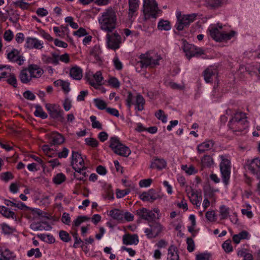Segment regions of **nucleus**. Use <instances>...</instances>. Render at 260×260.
Segmentation results:
<instances>
[{
  "label": "nucleus",
  "mask_w": 260,
  "mask_h": 260,
  "mask_svg": "<svg viewBox=\"0 0 260 260\" xmlns=\"http://www.w3.org/2000/svg\"><path fill=\"white\" fill-rule=\"evenodd\" d=\"M177 22L175 25L176 29L178 30H182L185 26L188 25L190 23L194 21L197 17L194 13L187 15H181L180 12L176 13Z\"/></svg>",
  "instance_id": "nucleus-7"
},
{
  "label": "nucleus",
  "mask_w": 260,
  "mask_h": 260,
  "mask_svg": "<svg viewBox=\"0 0 260 260\" xmlns=\"http://www.w3.org/2000/svg\"><path fill=\"white\" fill-rule=\"evenodd\" d=\"M56 59L57 60V65L59 64V61L65 63H68L70 62V57L69 54L68 53H64L62 55H59L58 53L56 52Z\"/></svg>",
  "instance_id": "nucleus-47"
},
{
  "label": "nucleus",
  "mask_w": 260,
  "mask_h": 260,
  "mask_svg": "<svg viewBox=\"0 0 260 260\" xmlns=\"http://www.w3.org/2000/svg\"><path fill=\"white\" fill-rule=\"evenodd\" d=\"M35 108L36 110L34 112V114L36 116L41 117L43 119L47 118V114L43 111L41 106L37 105L35 106Z\"/></svg>",
  "instance_id": "nucleus-45"
},
{
  "label": "nucleus",
  "mask_w": 260,
  "mask_h": 260,
  "mask_svg": "<svg viewBox=\"0 0 260 260\" xmlns=\"http://www.w3.org/2000/svg\"><path fill=\"white\" fill-rule=\"evenodd\" d=\"M70 74L73 79L80 80L83 76V71L80 67L75 66L71 69Z\"/></svg>",
  "instance_id": "nucleus-29"
},
{
  "label": "nucleus",
  "mask_w": 260,
  "mask_h": 260,
  "mask_svg": "<svg viewBox=\"0 0 260 260\" xmlns=\"http://www.w3.org/2000/svg\"><path fill=\"white\" fill-rule=\"evenodd\" d=\"M143 12L146 19L150 18L156 19L161 10L158 9L155 0H143Z\"/></svg>",
  "instance_id": "nucleus-5"
},
{
  "label": "nucleus",
  "mask_w": 260,
  "mask_h": 260,
  "mask_svg": "<svg viewBox=\"0 0 260 260\" xmlns=\"http://www.w3.org/2000/svg\"><path fill=\"white\" fill-rule=\"evenodd\" d=\"M66 180V176L62 173L57 174L53 178L54 183L60 184L64 182Z\"/></svg>",
  "instance_id": "nucleus-56"
},
{
  "label": "nucleus",
  "mask_w": 260,
  "mask_h": 260,
  "mask_svg": "<svg viewBox=\"0 0 260 260\" xmlns=\"http://www.w3.org/2000/svg\"><path fill=\"white\" fill-rule=\"evenodd\" d=\"M27 255L31 257L34 255L36 257H40L42 255V253L39 248H32L27 252Z\"/></svg>",
  "instance_id": "nucleus-64"
},
{
  "label": "nucleus",
  "mask_w": 260,
  "mask_h": 260,
  "mask_svg": "<svg viewBox=\"0 0 260 260\" xmlns=\"http://www.w3.org/2000/svg\"><path fill=\"white\" fill-rule=\"evenodd\" d=\"M128 17L132 18L133 16L137 15V11L139 7V0H128Z\"/></svg>",
  "instance_id": "nucleus-22"
},
{
  "label": "nucleus",
  "mask_w": 260,
  "mask_h": 260,
  "mask_svg": "<svg viewBox=\"0 0 260 260\" xmlns=\"http://www.w3.org/2000/svg\"><path fill=\"white\" fill-rule=\"evenodd\" d=\"M51 56H49L45 54L42 55V60L45 63H52L53 65H57V60L56 59V52L51 53Z\"/></svg>",
  "instance_id": "nucleus-34"
},
{
  "label": "nucleus",
  "mask_w": 260,
  "mask_h": 260,
  "mask_svg": "<svg viewBox=\"0 0 260 260\" xmlns=\"http://www.w3.org/2000/svg\"><path fill=\"white\" fill-rule=\"evenodd\" d=\"M108 84L113 88H118L120 86V82L118 80L114 77H110L108 80Z\"/></svg>",
  "instance_id": "nucleus-55"
},
{
  "label": "nucleus",
  "mask_w": 260,
  "mask_h": 260,
  "mask_svg": "<svg viewBox=\"0 0 260 260\" xmlns=\"http://www.w3.org/2000/svg\"><path fill=\"white\" fill-rule=\"evenodd\" d=\"M166 166V162L164 159L156 158L151 163V168L161 170Z\"/></svg>",
  "instance_id": "nucleus-37"
},
{
  "label": "nucleus",
  "mask_w": 260,
  "mask_h": 260,
  "mask_svg": "<svg viewBox=\"0 0 260 260\" xmlns=\"http://www.w3.org/2000/svg\"><path fill=\"white\" fill-rule=\"evenodd\" d=\"M206 218L209 222H214L216 220V215L214 211H208L206 213Z\"/></svg>",
  "instance_id": "nucleus-57"
},
{
  "label": "nucleus",
  "mask_w": 260,
  "mask_h": 260,
  "mask_svg": "<svg viewBox=\"0 0 260 260\" xmlns=\"http://www.w3.org/2000/svg\"><path fill=\"white\" fill-rule=\"evenodd\" d=\"M26 213L30 218H35L38 216H43V212L38 208H32L29 207Z\"/></svg>",
  "instance_id": "nucleus-40"
},
{
  "label": "nucleus",
  "mask_w": 260,
  "mask_h": 260,
  "mask_svg": "<svg viewBox=\"0 0 260 260\" xmlns=\"http://www.w3.org/2000/svg\"><path fill=\"white\" fill-rule=\"evenodd\" d=\"M123 210L114 209L109 211V215L113 219L123 222Z\"/></svg>",
  "instance_id": "nucleus-33"
},
{
  "label": "nucleus",
  "mask_w": 260,
  "mask_h": 260,
  "mask_svg": "<svg viewBox=\"0 0 260 260\" xmlns=\"http://www.w3.org/2000/svg\"><path fill=\"white\" fill-rule=\"evenodd\" d=\"M0 260H11L15 257L13 252L7 248L0 249Z\"/></svg>",
  "instance_id": "nucleus-32"
},
{
  "label": "nucleus",
  "mask_w": 260,
  "mask_h": 260,
  "mask_svg": "<svg viewBox=\"0 0 260 260\" xmlns=\"http://www.w3.org/2000/svg\"><path fill=\"white\" fill-rule=\"evenodd\" d=\"M214 145V142L212 140H206L200 143L197 146L198 153H203L212 149Z\"/></svg>",
  "instance_id": "nucleus-21"
},
{
  "label": "nucleus",
  "mask_w": 260,
  "mask_h": 260,
  "mask_svg": "<svg viewBox=\"0 0 260 260\" xmlns=\"http://www.w3.org/2000/svg\"><path fill=\"white\" fill-rule=\"evenodd\" d=\"M99 18V22L101 29L107 32L112 31L116 27V15L112 8L106 9Z\"/></svg>",
  "instance_id": "nucleus-2"
},
{
  "label": "nucleus",
  "mask_w": 260,
  "mask_h": 260,
  "mask_svg": "<svg viewBox=\"0 0 260 260\" xmlns=\"http://www.w3.org/2000/svg\"><path fill=\"white\" fill-rule=\"evenodd\" d=\"M250 234L246 231H242L238 234L233 235V241L236 244H239L242 240H248L250 238Z\"/></svg>",
  "instance_id": "nucleus-27"
},
{
  "label": "nucleus",
  "mask_w": 260,
  "mask_h": 260,
  "mask_svg": "<svg viewBox=\"0 0 260 260\" xmlns=\"http://www.w3.org/2000/svg\"><path fill=\"white\" fill-rule=\"evenodd\" d=\"M54 85L55 86H61L62 90L66 93H68L70 90V83L62 80H57L54 82Z\"/></svg>",
  "instance_id": "nucleus-39"
},
{
  "label": "nucleus",
  "mask_w": 260,
  "mask_h": 260,
  "mask_svg": "<svg viewBox=\"0 0 260 260\" xmlns=\"http://www.w3.org/2000/svg\"><path fill=\"white\" fill-rule=\"evenodd\" d=\"M45 107L52 118L60 122L64 121V112L59 105L47 104H46Z\"/></svg>",
  "instance_id": "nucleus-9"
},
{
  "label": "nucleus",
  "mask_w": 260,
  "mask_h": 260,
  "mask_svg": "<svg viewBox=\"0 0 260 260\" xmlns=\"http://www.w3.org/2000/svg\"><path fill=\"white\" fill-rule=\"evenodd\" d=\"M101 53L100 48L98 45H95L90 51V55L93 57L95 60H99L100 59V55Z\"/></svg>",
  "instance_id": "nucleus-44"
},
{
  "label": "nucleus",
  "mask_w": 260,
  "mask_h": 260,
  "mask_svg": "<svg viewBox=\"0 0 260 260\" xmlns=\"http://www.w3.org/2000/svg\"><path fill=\"white\" fill-rule=\"evenodd\" d=\"M90 119L91 122V125L93 128H97L98 129H102V125L99 121L97 120L96 117L94 115H91L90 117Z\"/></svg>",
  "instance_id": "nucleus-50"
},
{
  "label": "nucleus",
  "mask_w": 260,
  "mask_h": 260,
  "mask_svg": "<svg viewBox=\"0 0 260 260\" xmlns=\"http://www.w3.org/2000/svg\"><path fill=\"white\" fill-rule=\"evenodd\" d=\"M141 60L136 64V69L141 68H154L159 64V61L162 59L160 55L153 51H149L140 55Z\"/></svg>",
  "instance_id": "nucleus-3"
},
{
  "label": "nucleus",
  "mask_w": 260,
  "mask_h": 260,
  "mask_svg": "<svg viewBox=\"0 0 260 260\" xmlns=\"http://www.w3.org/2000/svg\"><path fill=\"white\" fill-rule=\"evenodd\" d=\"M179 254L177 247L174 245H171L168 249L167 260H179Z\"/></svg>",
  "instance_id": "nucleus-26"
},
{
  "label": "nucleus",
  "mask_w": 260,
  "mask_h": 260,
  "mask_svg": "<svg viewBox=\"0 0 260 260\" xmlns=\"http://www.w3.org/2000/svg\"><path fill=\"white\" fill-rule=\"evenodd\" d=\"M90 218L86 216H79L73 222V227H78L83 222L89 221Z\"/></svg>",
  "instance_id": "nucleus-49"
},
{
  "label": "nucleus",
  "mask_w": 260,
  "mask_h": 260,
  "mask_svg": "<svg viewBox=\"0 0 260 260\" xmlns=\"http://www.w3.org/2000/svg\"><path fill=\"white\" fill-rule=\"evenodd\" d=\"M217 70L213 67H210L204 71V79L207 83L211 82L214 78L217 76Z\"/></svg>",
  "instance_id": "nucleus-24"
},
{
  "label": "nucleus",
  "mask_w": 260,
  "mask_h": 260,
  "mask_svg": "<svg viewBox=\"0 0 260 260\" xmlns=\"http://www.w3.org/2000/svg\"><path fill=\"white\" fill-rule=\"evenodd\" d=\"M7 82L9 84L12 85L14 87H17V80L16 77L13 74H10L8 77Z\"/></svg>",
  "instance_id": "nucleus-62"
},
{
  "label": "nucleus",
  "mask_w": 260,
  "mask_h": 260,
  "mask_svg": "<svg viewBox=\"0 0 260 260\" xmlns=\"http://www.w3.org/2000/svg\"><path fill=\"white\" fill-rule=\"evenodd\" d=\"M59 236L60 239L65 242H68L71 240V237L69 234L64 231H60L59 233Z\"/></svg>",
  "instance_id": "nucleus-58"
},
{
  "label": "nucleus",
  "mask_w": 260,
  "mask_h": 260,
  "mask_svg": "<svg viewBox=\"0 0 260 260\" xmlns=\"http://www.w3.org/2000/svg\"><path fill=\"white\" fill-rule=\"evenodd\" d=\"M109 142V147L114 153L116 152V150H117L119 147H121L120 145H123L120 142L119 139L116 136L112 137L110 139Z\"/></svg>",
  "instance_id": "nucleus-35"
},
{
  "label": "nucleus",
  "mask_w": 260,
  "mask_h": 260,
  "mask_svg": "<svg viewBox=\"0 0 260 260\" xmlns=\"http://www.w3.org/2000/svg\"><path fill=\"white\" fill-rule=\"evenodd\" d=\"M130 190L129 189H125L124 190L116 189L115 191L116 198L118 199L122 198L128 194Z\"/></svg>",
  "instance_id": "nucleus-59"
},
{
  "label": "nucleus",
  "mask_w": 260,
  "mask_h": 260,
  "mask_svg": "<svg viewBox=\"0 0 260 260\" xmlns=\"http://www.w3.org/2000/svg\"><path fill=\"white\" fill-rule=\"evenodd\" d=\"M157 28L160 30L168 31L171 29V25L169 21L161 19L158 23Z\"/></svg>",
  "instance_id": "nucleus-42"
},
{
  "label": "nucleus",
  "mask_w": 260,
  "mask_h": 260,
  "mask_svg": "<svg viewBox=\"0 0 260 260\" xmlns=\"http://www.w3.org/2000/svg\"><path fill=\"white\" fill-rule=\"evenodd\" d=\"M30 228L34 231H50L51 226L46 221L34 222L31 223Z\"/></svg>",
  "instance_id": "nucleus-18"
},
{
  "label": "nucleus",
  "mask_w": 260,
  "mask_h": 260,
  "mask_svg": "<svg viewBox=\"0 0 260 260\" xmlns=\"http://www.w3.org/2000/svg\"><path fill=\"white\" fill-rule=\"evenodd\" d=\"M181 169L188 175H191L197 173L198 171L192 165H182Z\"/></svg>",
  "instance_id": "nucleus-48"
},
{
  "label": "nucleus",
  "mask_w": 260,
  "mask_h": 260,
  "mask_svg": "<svg viewBox=\"0 0 260 260\" xmlns=\"http://www.w3.org/2000/svg\"><path fill=\"white\" fill-rule=\"evenodd\" d=\"M0 213L7 218H12V219H16V216L15 213L4 206H0Z\"/></svg>",
  "instance_id": "nucleus-38"
},
{
  "label": "nucleus",
  "mask_w": 260,
  "mask_h": 260,
  "mask_svg": "<svg viewBox=\"0 0 260 260\" xmlns=\"http://www.w3.org/2000/svg\"><path fill=\"white\" fill-rule=\"evenodd\" d=\"M229 127L233 132H240L248 126L247 117L245 113L237 112L229 122Z\"/></svg>",
  "instance_id": "nucleus-4"
},
{
  "label": "nucleus",
  "mask_w": 260,
  "mask_h": 260,
  "mask_svg": "<svg viewBox=\"0 0 260 260\" xmlns=\"http://www.w3.org/2000/svg\"><path fill=\"white\" fill-rule=\"evenodd\" d=\"M191 203L195 205L197 209L200 208L202 200V197L201 194L191 190L190 192H187Z\"/></svg>",
  "instance_id": "nucleus-19"
},
{
  "label": "nucleus",
  "mask_w": 260,
  "mask_h": 260,
  "mask_svg": "<svg viewBox=\"0 0 260 260\" xmlns=\"http://www.w3.org/2000/svg\"><path fill=\"white\" fill-rule=\"evenodd\" d=\"M7 57L10 61L16 62L20 66L23 64L24 57L18 50L13 48L9 51L7 50Z\"/></svg>",
  "instance_id": "nucleus-14"
},
{
  "label": "nucleus",
  "mask_w": 260,
  "mask_h": 260,
  "mask_svg": "<svg viewBox=\"0 0 260 260\" xmlns=\"http://www.w3.org/2000/svg\"><path fill=\"white\" fill-rule=\"evenodd\" d=\"M86 144L92 147H96L99 145L98 141L93 138H87L85 139Z\"/></svg>",
  "instance_id": "nucleus-61"
},
{
  "label": "nucleus",
  "mask_w": 260,
  "mask_h": 260,
  "mask_svg": "<svg viewBox=\"0 0 260 260\" xmlns=\"http://www.w3.org/2000/svg\"><path fill=\"white\" fill-rule=\"evenodd\" d=\"M93 77L94 80L88 79L89 84L95 88H97L98 86L102 84V82L103 80L101 72L100 71L96 72L93 75Z\"/></svg>",
  "instance_id": "nucleus-28"
},
{
  "label": "nucleus",
  "mask_w": 260,
  "mask_h": 260,
  "mask_svg": "<svg viewBox=\"0 0 260 260\" xmlns=\"http://www.w3.org/2000/svg\"><path fill=\"white\" fill-rule=\"evenodd\" d=\"M109 142V147L114 153L116 152V150H117L119 147H121L120 145H123L120 142L119 139L116 136L112 137L110 139Z\"/></svg>",
  "instance_id": "nucleus-36"
},
{
  "label": "nucleus",
  "mask_w": 260,
  "mask_h": 260,
  "mask_svg": "<svg viewBox=\"0 0 260 260\" xmlns=\"http://www.w3.org/2000/svg\"><path fill=\"white\" fill-rule=\"evenodd\" d=\"M219 157L221 159L219 168L222 181L225 185H227L229 183L231 175V162L228 158L223 155H220Z\"/></svg>",
  "instance_id": "nucleus-6"
},
{
  "label": "nucleus",
  "mask_w": 260,
  "mask_h": 260,
  "mask_svg": "<svg viewBox=\"0 0 260 260\" xmlns=\"http://www.w3.org/2000/svg\"><path fill=\"white\" fill-rule=\"evenodd\" d=\"M145 103V101L140 94H137L134 96L131 93H128L126 99V105L127 107L130 108L132 105H135V109L141 111L144 110V106Z\"/></svg>",
  "instance_id": "nucleus-8"
},
{
  "label": "nucleus",
  "mask_w": 260,
  "mask_h": 260,
  "mask_svg": "<svg viewBox=\"0 0 260 260\" xmlns=\"http://www.w3.org/2000/svg\"><path fill=\"white\" fill-rule=\"evenodd\" d=\"M24 46L30 49H41L43 47V42L36 38L27 37Z\"/></svg>",
  "instance_id": "nucleus-15"
},
{
  "label": "nucleus",
  "mask_w": 260,
  "mask_h": 260,
  "mask_svg": "<svg viewBox=\"0 0 260 260\" xmlns=\"http://www.w3.org/2000/svg\"><path fill=\"white\" fill-rule=\"evenodd\" d=\"M95 106L100 110H104L106 109V103L105 102L100 99H94L93 100Z\"/></svg>",
  "instance_id": "nucleus-53"
},
{
  "label": "nucleus",
  "mask_w": 260,
  "mask_h": 260,
  "mask_svg": "<svg viewBox=\"0 0 260 260\" xmlns=\"http://www.w3.org/2000/svg\"><path fill=\"white\" fill-rule=\"evenodd\" d=\"M208 31L213 40L219 42L230 40L237 34L234 30H228L219 23L210 25Z\"/></svg>",
  "instance_id": "nucleus-1"
},
{
  "label": "nucleus",
  "mask_w": 260,
  "mask_h": 260,
  "mask_svg": "<svg viewBox=\"0 0 260 260\" xmlns=\"http://www.w3.org/2000/svg\"><path fill=\"white\" fill-rule=\"evenodd\" d=\"M237 255L240 257H243V260H251L253 259L252 255L251 253L246 252L244 249L238 250Z\"/></svg>",
  "instance_id": "nucleus-52"
},
{
  "label": "nucleus",
  "mask_w": 260,
  "mask_h": 260,
  "mask_svg": "<svg viewBox=\"0 0 260 260\" xmlns=\"http://www.w3.org/2000/svg\"><path fill=\"white\" fill-rule=\"evenodd\" d=\"M183 51L185 55L188 58L192 56H199L204 53V50L201 48H198L193 45L188 43L186 41H182V46Z\"/></svg>",
  "instance_id": "nucleus-10"
},
{
  "label": "nucleus",
  "mask_w": 260,
  "mask_h": 260,
  "mask_svg": "<svg viewBox=\"0 0 260 260\" xmlns=\"http://www.w3.org/2000/svg\"><path fill=\"white\" fill-rule=\"evenodd\" d=\"M230 209L225 205H222L219 208V215L221 219H224L229 216Z\"/></svg>",
  "instance_id": "nucleus-46"
},
{
  "label": "nucleus",
  "mask_w": 260,
  "mask_h": 260,
  "mask_svg": "<svg viewBox=\"0 0 260 260\" xmlns=\"http://www.w3.org/2000/svg\"><path fill=\"white\" fill-rule=\"evenodd\" d=\"M13 177V174L10 172H4L0 174V179L6 182L12 180Z\"/></svg>",
  "instance_id": "nucleus-54"
},
{
  "label": "nucleus",
  "mask_w": 260,
  "mask_h": 260,
  "mask_svg": "<svg viewBox=\"0 0 260 260\" xmlns=\"http://www.w3.org/2000/svg\"><path fill=\"white\" fill-rule=\"evenodd\" d=\"M122 242L125 245H136L139 242L138 237L137 235H124L122 238Z\"/></svg>",
  "instance_id": "nucleus-30"
},
{
  "label": "nucleus",
  "mask_w": 260,
  "mask_h": 260,
  "mask_svg": "<svg viewBox=\"0 0 260 260\" xmlns=\"http://www.w3.org/2000/svg\"><path fill=\"white\" fill-rule=\"evenodd\" d=\"M202 165L204 167L210 168L214 165V160L210 155H205L201 159Z\"/></svg>",
  "instance_id": "nucleus-41"
},
{
  "label": "nucleus",
  "mask_w": 260,
  "mask_h": 260,
  "mask_svg": "<svg viewBox=\"0 0 260 260\" xmlns=\"http://www.w3.org/2000/svg\"><path fill=\"white\" fill-rule=\"evenodd\" d=\"M19 78L21 82L24 84H27L29 82L31 79V76L29 74V67L23 69L21 71L19 74Z\"/></svg>",
  "instance_id": "nucleus-31"
},
{
  "label": "nucleus",
  "mask_w": 260,
  "mask_h": 260,
  "mask_svg": "<svg viewBox=\"0 0 260 260\" xmlns=\"http://www.w3.org/2000/svg\"><path fill=\"white\" fill-rule=\"evenodd\" d=\"M159 198V194L153 189H150L140 195V199L143 201L153 202Z\"/></svg>",
  "instance_id": "nucleus-17"
},
{
  "label": "nucleus",
  "mask_w": 260,
  "mask_h": 260,
  "mask_svg": "<svg viewBox=\"0 0 260 260\" xmlns=\"http://www.w3.org/2000/svg\"><path fill=\"white\" fill-rule=\"evenodd\" d=\"M211 258V254L208 252L199 253L196 255V260H210Z\"/></svg>",
  "instance_id": "nucleus-51"
},
{
  "label": "nucleus",
  "mask_w": 260,
  "mask_h": 260,
  "mask_svg": "<svg viewBox=\"0 0 260 260\" xmlns=\"http://www.w3.org/2000/svg\"><path fill=\"white\" fill-rule=\"evenodd\" d=\"M149 228L144 230L147 237L148 239H152L156 237L162 231V225L158 222H154L149 224Z\"/></svg>",
  "instance_id": "nucleus-13"
},
{
  "label": "nucleus",
  "mask_w": 260,
  "mask_h": 260,
  "mask_svg": "<svg viewBox=\"0 0 260 260\" xmlns=\"http://www.w3.org/2000/svg\"><path fill=\"white\" fill-rule=\"evenodd\" d=\"M64 141L63 137L59 133L53 132L49 136V141L52 145H60Z\"/></svg>",
  "instance_id": "nucleus-25"
},
{
  "label": "nucleus",
  "mask_w": 260,
  "mask_h": 260,
  "mask_svg": "<svg viewBox=\"0 0 260 260\" xmlns=\"http://www.w3.org/2000/svg\"><path fill=\"white\" fill-rule=\"evenodd\" d=\"M156 117L163 123H166L167 121V115L165 114L164 112L161 110H159L155 113Z\"/></svg>",
  "instance_id": "nucleus-63"
},
{
  "label": "nucleus",
  "mask_w": 260,
  "mask_h": 260,
  "mask_svg": "<svg viewBox=\"0 0 260 260\" xmlns=\"http://www.w3.org/2000/svg\"><path fill=\"white\" fill-rule=\"evenodd\" d=\"M121 43V38L117 32L106 35V44L109 49L115 50L120 47Z\"/></svg>",
  "instance_id": "nucleus-12"
},
{
  "label": "nucleus",
  "mask_w": 260,
  "mask_h": 260,
  "mask_svg": "<svg viewBox=\"0 0 260 260\" xmlns=\"http://www.w3.org/2000/svg\"><path fill=\"white\" fill-rule=\"evenodd\" d=\"M247 169L252 174L258 175V173L260 171V159L259 158H255L251 160L247 165Z\"/></svg>",
  "instance_id": "nucleus-20"
},
{
  "label": "nucleus",
  "mask_w": 260,
  "mask_h": 260,
  "mask_svg": "<svg viewBox=\"0 0 260 260\" xmlns=\"http://www.w3.org/2000/svg\"><path fill=\"white\" fill-rule=\"evenodd\" d=\"M62 106L66 111H69L72 107V100L69 98H66L62 102Z\"/></svg>",
  "instance_id": "nucleus-60"
},
{
  "label": "nucleus",
  "mask_w": 260,
  "mask_h": 260,
  "mask_svg": "<svg viewBox=\"0 0 260 260\" xmlns=\"http://www.w3.org/2000/svg\"><path fill=\"white\" fill-rule=\"evenodd\" d=\"M28 67L29 74L31 75L32 78H39L44 73L43 70L37 64H32L29 65Z\"/></svg>",
  "instance_id": "nucleus-23"
},
{
  "label": "nucleus",
  "mask_w": 260,
  "mask_h": 260,
  "mask_svg": "<svg viewBox=\"0 0 260 260\" xmlns=\"http://www.w3.org/2000/svg\"><path fill=\"white\" fill-rule=\"evenodd\" d=\"M117 150H116L115 153L124 157H127L131 154V150L128 147L125 146L124 145H120Z\"/></svg>",
  "instance_id": "nucleus-43"
},
{
  "label": "nucleus",
  "mask_w": 260,
  "mask_h": 260,
  "mask_svg": "<svg viewBox=\"0 0 260 260\" xmlns=\"http://www.w3.org/2000/svg\"><path fill=\"white\" fill-rule=\"evenodd\" d=\"M137 214L141 218L151 221L156 218L155 214L151 210L143 208L137 211Z\"/></svg>",
  "instance_id": "nucleus-16"
},
{
  "label": "nucleus",
  "mask_w": 260,
  "mask_h": 260,
  "mask_svg": "<svg viewBox=\"0 0 260 260\" xmlns=\"http://www.w3.org/2000/svg\"><path fill=\"white\" fill-rule=\"evenodd\" d=\"M71 164L76 172L81 173L86 169L83 158L81 154L75 151L72 152Z\"/></svg>",
  "instance_id": "nucleus-11"
}]
</instances>
